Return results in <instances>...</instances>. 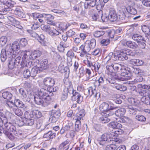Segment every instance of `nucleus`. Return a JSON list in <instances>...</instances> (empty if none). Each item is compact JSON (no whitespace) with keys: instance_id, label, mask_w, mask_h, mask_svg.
I'll use <instances>...</instances> for the list:
<instances>
[{"instance_id":"f8f14e48","label":"nucleus","mask_w":150,"mask_h":150,"mask_svg":"<svg viewBox=\"0 0 150 150\" xmlns=\"http://www.w3.org/2000/svg\"><path fill=\"white\" fill-rule=\"evenodd\" d=\"M19 64H20L22 66V67L25 66L26 64L25 63H23V61L22 60L21 58V57H18L15 59V62H14V65L12 67H11V63L10 62L9 63L8 67L9 68L11 69H13V67L16 66V65L18 66Z\"/></svg>"},{"instance_id":"473e14b6","label":"nucleus","mask_w":150,"mask_h":150,"mask_svg":"<svg viewBox=\"0 0 150 150\" xmlns=\"http://www.w3.org/2000/svg\"><path fill=\"white\" fill-rule=\"evenodd\" d=\"M149 92L148 97H142L141 100L142 102L147 105H150V90L149 91Z\"/></svg>"},{"instance_id":"a878e982","label":"nucleus","mask_w":150,"mask_h":150,"mask_svg":"<svg viewBox=\"0 0 150 150\" xmlns=\"http://www.w3.org/2000/svg\"><path fill=\"white\" fill-rule=\"evenodd\" d=\"M113 69H114V73L122 72L123 69L122 65L119 64H113Z\"/></svg>"},{"instance_id":"6ab92c4d","label":"nucleus","mask_w":150,"mask_h":150,"mask_svg":"<svg viewBox=\"0 0 150 150\" xmlns=\"http://www.w3.org/2000/svg\"><path fill=\"white\" fill-rule=\"evenodd\" d=\"M42 54L41 52L38 50L32 51L30 54L29 58L31 59H34L40 57Z\"/></svg>"},{"instance_id":"9b49d317","label":"nucleus","mask_w":150,"mask_h":150,"mask_svg":"<svg viewBox=\"0 0 150 150\" xmlns=\"http://www.w3.org/2000/svg\"><path fill=\"white\" fill-rule=\"evenodd\" d=\"M97 81H98L99 85L103 84L105 82L107 84L108 83L114 84V81L110 78H107L104 75L100 76Z\"/></svg>"},{"instance_id":"cd10ccee","label":"nucleus","mask_w":150,"mask_h":150,"mask_svg":"<svg viewBox=\"0 0 150 150\" xmlns=\"http://www.w3.org/2000/svg\"><path fill=\"white\" fill-rule=\"evenodd\" d=\"M48 33L50 35L53 36L57 35L59 33V32L58 31L55 29L54 28H51L50 26V28Z\"/></svg>"},{"instance_id":"13d9d810","label":"nucleus","mask_w":150,"mask_h":150,"mask_svg":"<svg viewBox=\"0 0 150 150\" xmlns=\"http://www.w3.org/2000/svg\"><path fill=\"white\" fill-rule=\"evenodd\" d=\"M50 115L59 118L60 115V111L59 110H52L51 111Z\"/></svg>"},{"instance_id":"6e6d98bb","label":"nucleus","mask_w":150,"mask_h":150,"mask_svg":"<svg viewBox=\"0 0 150 150\" xmlns=\"http://www.w3.org/2000/svg\"><path fill=\"white\" fill-rule=\"evenodd\" d=\"M105 117H101L99 118L100 121L103 123H105L108 122L110 121V119L105 116V114H104Z\"/></svg>"},{"instance_id":"79ce46f5","label":"nucleus","mask_w":150,"mask_h":150,"mask_svg":"<svg viewBox=\"0 0 150 150\" xmlns=\"http://www.w3.org/2000/svg\"><path fill=\"white\" fill-rule=\"evenodd\" d=\"M73 124L71 122H68L67 124L64 127H63L66 133H67L68 131H69L73 127Z\"/></svg>"},{"instance_id":"c756f323","label":"nucleus","mask_w":150,"mask_h":150,"mask_svg":"<svg viewBox=\"0 0 150 150\" xmlns=\"http://www.w3.org/2000/svg\"><path fill=\"white\" fill-rule=\"evenodd\" d=\"M118 20L124 21L127 19L126 16L123 10H119L118 12Z\"/></svg>"},{"instance_id":"7ed1b4c3","label":"nucleus","mask_w":150,"mask_h":150,"mask_svg":"<svg viewBox=\"0 0 150 150\" xmlns=\"http://www.w3.org/2000/svg\"><path fill=\"white\" fill-rule=\"evenodd\" d=\"M54 92L55 91L53 88H47V90L42 88L38 91L37 94L40 97L50 103V97L53 95L52 92Z\"/></svg>"},{"instance_id":"412c9836","label":"nucleus","mask_w":150,"mask_h":150,"mask_svg":"<svg viewBox=\"0 0 150 150\" xmlns=\"http://www.w3.org/2000/svg\"><path fill=\"white\" fill-rule=\"evenodd\" d=\"M48 61L47 59H44L40 63V67L39 68V71H42L49 67L48 64Z\"/></svg>"},{"instance_id":"4468645a","label":"nucleus","mask_w":150,"mask_h":150,"mask_svg":"<svg viewBox=\"0 0 150 150\" xmlns=\"http://www.w3.org/2000/svg\"><path fill=\"white\" fill-rule=\"evenodd\" d=\"M70 143V141L67 139L59 145L58 149L59 150H67L69 148Z\"/></svg>"},{"instance_id":"c03bdc74","label":"nucleus","mask_w":150,"mask_h":150,"mask_svg":"<svg viewBox=\"0 0 150 150\" xmlns=\"http://www.w3.org/2000/svg\"><path fill=\"white\" fill-rule=\"evenodd\" d=\"M16 103L19 107L21 108H23L25 110H29V108L28 106H25L23 102L20 100H18L16 101Z\"/></svg>"},{"instance_id":"f3484780","label":"nucleus","mask_w":150,"mask_h":150,"mask_svg":"<svg viewBox=\"0 0 150 150\" xmlns=\"http://www.w3.org/2000/svg\"><path fill=\"white\" fill-rule=\"evenodd\" d=\"M14 12V14L19 18H23L25 17V15L23 12V10L21 7H16Z\"/></svg>"},{"instance_id":"6e6552de","label":"nucleus","mask_w":150,"mask_h":150,"mask_svg":"<svg viewBox=\"0 0 150 150\" xmlns=\"http://www.w3.org/2000/svg\"><path fill=\"white\" fill-rule=\"evenodd\" d=\"M108 126L110 127L113 129H118V130L116 131L115 132L117 134H121L123 132L121 129H120L122 127V125L120 123L117 122H112L108 124Z\"/></svg>"},{"instance_id":"a18cd8bd","label":"nucleus","mask_w":150,"mask_h":150,"mask_svg":"<svg viewBox=\"0 0 150 150\" xmlns=\"http://www.w3.org/2000/svg\"><path fill=\"white\" fill-rule=\"evenodd\" d=\"M127 11L129 13L135 15L137 13V11L135 8L132 6H129L126 8Z\"/></svg>"},{"instance_id":"1a4fd4ad","label":"nucleus","mask_w":150,"mask_h":150,"mask_svg":"<svg viewBox=\"0 0 150 150\" xmlns=\"http://www.w3.org/2000/svg\"><path fill=\"white\" fill-rule=\"evenodd\" d=\"M34 101L36 104L45 107L47 106L50 104V102L44 100L42 98L40 97L38 94L34 96Z\"/></svg>"},{"instance_id":"b1692460","label":"nucleus","mask_w":150,"mask_h":150,"mask_svg":"<svg viewBox=\"0 0 150 150\" xmlns=\"http://www.w3.org/2000/svg\"><path fill=\"white\" fill-rule=\"evenodd\" d=\"M85 112L83 109L81 110L78 113H77L73 118L74 120H81L82 117L84 116Z\"/></svg>"},{"instance_id":"bf43d9fd","label":"nucleus","mask_w":150,"mask_h":150,"mask_svg":"<svg viewBox=\"0 0 150 150\" xmlns=\"http://www.w3.org/2000/svg\"><path fill=\"white\" fill-rule=\"evenodd\" d=\"M142 29L143 32L146 34H150V29L149 27L144 25L142 27Z\"/></svg>"},{"instance_id":"5fc2aeb1","label":"nucleus","mask_w":150,"mask_h":150,"mask_svg":"<svg viewBox=\"0 0 150 150\" xmlns=\"http://www.w3.org/2000/svg\"><path fill=\"white\" fill-rule=\"evenodd\" d=\"M100 67V63L97 62L95 63L94 64H93L92 67L91 69L92 70L93 69L96 72H99V70Z\"/></svg>"},{"instance_id":"de8ad7c7","label":"nucleus","mask_w":150,"mask_h":150,"mask_svg":"<svg viewBox=\"0 0 150 150\" xmlns=\"http://www.w3.org/2000/svg\"><path fill=\"white\" fill-rule=\"evenodd\" d=\"M39 70V67H34L33 68L30 72L31 76L34 77L36 76L38 73V70Z\"/></svg>"},{"instance_id":"603ef678","label":"nucleus","mask_w":150,"mask_h":150,"mask_svg":"<svg viewBox=\"0 0 150 150\" xmlns=\"http://www.w3.org/2000/svg\"><path fill=\"white\" fill-rule=\"evenodd\" d=\"M117 146L115 144H112L107 145L105 147V150H115Z\"/></svg>"},{"instance_id":"ea45409f","label":"nucleus","mask_w":150,"mask_h":150,"mask_svg":"<svg viewBox=\"0 0 150 150\" xmlns=\"http://www.w3.org/2000/svg\"><path fill=\"white\" fill-rule=\"evenodd\" d=\"M102 15V11H98V13H94L92 16V19L93 20L97 21L98 19L100 18Z\"/></svg>"},{"instance_id":"4be33fe9","label":"nucleus","mask_w":150,"mask_h":150,"mask_svg":"<svg viewBox=\"0 0 150 150\" xmlns=\"http://www.w3.org/2000/svg\"><path fill=\"white\" fill-rule=\"evenodd\" d=\"M105 28H100L98 30L95 31L93 33V36L96 38H98L103 35L105 33Z\"/></svg>"},{"instance_id":"423d86ee","label":"nucleus","mask_w":150,"mask_h":150,"mask_svg":"<svg viewBox=\"0 0 150 150\" xmlns=\"http://www.w3.org/2000/svg\"><path fill=\"white\" fill-rule=\"evenodd\" d=\"M65 88L62 93L67 95L68 93H71V91L73 90L72 83L68 78H65L64 79Z\"/></svg>"},{"instance_id":"49530a36","label":"nucleus","mask_w":150,"mask_h":150,"mask_svg":"<svg viewBox=\"0 0 150 150\" xmlns=\"http://www.w3.org/2000/svg\"><path fill=\"white\" fill-rule=\"evenodd\" d=\"M113 87L121 91H124L127 89V87L126 86L121 85L120 84H116Z\"/></svg>"},{"instance_id":"e2e57ef3","label":"nucleus","mask_w":150,"mask_h":150,"mask_svg":"<svg viewBox=\"0 0 150 150\" xmlns=\"http://www.w3.org/2000/svg\"><path fill=\"white\" fill-rule=\"evenodd\" d=\"M32 16L34 19L42 18H43V14H42L38 13H34L32 14Z\"/></svg>"},{"instance_id":"4d7b16f0","label":"nucleus","mask_w":150,"mask_h":150,"mask_svg":"<svg viewBox=\"0 0 150 150\" xmlns=\"http://www.w3.org/2000/svg\"><path fill=\"white\" fill-rule=\"evenodd\" d=\"M34 120L33 119H30L29 118L25 121V124L26 125L32 126L34 124Z\"/></svg>"},{"instance_id":"864d4df0","label":"nucleus","mask_w":150,"mask_h":150,"mask_svg":"<svg viewBox=\"0 0 150 150\" xmlns=\"http://www.w3.org/2000/svg\"><path fill=\"white\" fill-rule=\"evenodd\" d=\"M143 77L140 76H137L134 81H132V84H134L142 82L143 80Z\"/></svg>"},{"instance_id":"8fccbe9b","label":"nucleus","mask_w":150,"mask_h":150,"mask_svg":"<svg viewBox=\"0 0 150 150\" xmlns=\"http://www.w3.org/2000/svg\"><path fill=\"white\" fill-rule=\"evenodd\" d=\"M75 125V129L76 131H79L81 129V123L80 120H76Z\"/></svg>"},{"instance_id":"9d476101","label":"nucleus","mask_w":150,"mask_h":150,"mask_svg":"<svg viewBox=\"0 0 150 150\" xmlns=\"http://www.w3.org/2000/svg\"><path fill=\"white\" fill-rule=\"evenodd\" d=\"M73 96H72V100L73 101L77 100V102L80 103L83 100V97L79 93L77 92L76 90H73L71 92Z\"/></svg>"},{"instance_id":"20e7f679","label":"nucleus","mask_w":150,"mask_h":150,"mask_svg":"<svg viewBox=\"0 0 150 150\" xmlns=\"http://www.w3.org/2000/svg\"><path fill=\"white\" fill-rule=\"evenodd\" d=\"M112 135L110 132L104 133L102 135L101 137L97 140L98 143L99 145L103 146L105 145V142L111 143L113 141Z\"/></svg>"},{"instance_id":"052dcab7","label":"nucleus","mask_w":150,"mask_h":150,"mask_svg":"<svg viewBox=\"0 0 150 150\" xmlns=\"http://www.w3.org/2000/svg\"><path fill=\"white\" fill-rule=\"evenodd\" d=\"M132 72L136 74L142 75L143 73V71L139 68H133L132 69Z\"/></svg>"},{"instance_id":"72a5a7b5","label":"nucleus","mask_w":150,"mask_h":150,"mask_svg":"<svg viewBox=\"0 0 150 150\" xmlns=\"http://www.w3.org/2000/svg\"><path fill=\"white\" fill-rule=\"evenodd\" d=\"M85 42L90 46L91 48H93L96 46V40L94 38H92L91 40H88Z\"/></svg>"},{"instance_id":"f257e3e1","label":"nucleus","mask_w":150,"mask_h":150,"mask_svg":"<svg viewBox=\"0 0 150 150\" xmlns=\"http://www.w3.org/2000/svg\"><path fill=\"white\" fill-rule=\"evenodd\" d=\"M20 48L19 43L17 41L14 42L12 45L9 44L7 45L5 49H3L1 53V59L2 62H4L7 58L11 57L14 58L16 53Z\"/></svg>"},{"instance_id":"a211bd4d","label":"nucleus","mask_w":150,"mask_h":150,"mask_svg":"<svg viewBox=\"0 0 150 150\" xmlns=\"http://www.w3.org/2000/svg\"><path fill=\"white\" fill-rule=\"evenodd\" d=\"M8 19L10 21V24L16 27L17 28L22 29V26L20 24L19 22L16 20L14 18L11 16H9L8 17Z\"/></svg>"},{"instance_id":"774afa93","label":"nucleus","mask_w":150,"mask_h":150,"mask_svg":"<svg viewBox=\"0 0 150 150\" xmlns=\"http://www.w3.org/2000/svg\"><path fill=\"white\" fill-rule=\"evenodd\" d=\"M66 33L67 36L70 37L74 36L76 34V32L73 30L70 29Z\"/></svg>"},{"instance_id":"f03ea898","label":"nucleus","mask_w":150,"mask_h":150,"mask_svg":"<svg viewBox=\"0 0 150 150\" xmlns=\"http://www.w3.org/2000/svg\"><path fill=\"white\" fill-rule=\"evenodd\" d=\"M108 103L103 102L99 106V110L102 112V114H105V116H110L113 113H110V111L116 108L113 104L111 102L108 101Z\"/></svg>"},{"instance_id":"0eeeda50","label":"nucleus","mask_w":150,"mask_h":150,"mask_svg":"<svg viewBox=\"0 0 150 150\" xmlns=\"http://www.w3.org/2000/svg\"><path fill=\"white\" fill-rule=\"evenodd\" d=\"M4 127L5 129L13 132L15 135L19 136L20 135V133L16 130V127L12 123L8 122H6L4 124Z\"/></svg>"},{"instance_id":"dca6fc26","label":"nucleus","mask_w":150,"mask_h":150,"mask_svg":"<svg viewBox=\"0 0 150 150\" xmlns=\"http://www.w3.org/2000/svg\"><path fill=\"white\" fill-rule=\"evenodd\" d=\"M43 83L45 85L48 86L47 88H53L52 86L54 84V79L51 78L47 77L44 79Z\"/></svg>"},{"instance_id":"ddd939ff","label":"nucleus","mask_w":150,"mask_h":150,"mask_svg":"<svg viewBox=\"0 0 150 150\" xmlns=\"http://www.w3.org/2000/svg\"><path fill=\"white\" fill-rule=\"evenodd\" d=\"M108 16L109 20L112 21H114L118 19V16L115 11L112 8L110 9Z\"/></svg>"},{"instance_id":"680f3d73","label":"nucleus","mask_w":150,"mask_h":150,"mask_svg":"<svg viewBox=\"0 0 150 150\" xmlns=\"http://www.w3.org/2000/svg\"><path fill=\"white\" fill-rule=\"evenodd\" d=\"M7 41V38L4 36L1 37L0 38V45L2 46L4 45L6 43Z\"/></svg>"},{"instance_id":"c85d7f7f","label":"nucleus","mask_w":150,"mask_h":150,"mask_svg":"<svg viewBox=\"0 0 150 150\" xmlns=\"http://www.w3.org/2000/svg\"><path fill=\"white\" fill-rule=\"evenodd\" d=\"M91 48L85 42L84 45H81L79 47L80 50H83L87 53L91 50Z\"/></svg>"},{"instance_id":"09e8293b","label":"nucleus","mask_w":150,"mask_h":150,"mask_svg":"<svg viewBox=\"0 0 150 150\" xmlns=\"http://www.w3.org/2000/svg\"><path fill=\"white\" fill-rule=\"evenodd\" d=\"M2 96L4 98L9 100L12 98V95L10 92H4L2 93Z\"/></svg>"},{"instance_id":"bb28decb","label":"nucleus","mask_w":150,"mask_h":150,"mask_svg":"<svg viewBox=\"0 0 150 150\" xmlns=\"http://www.w3.org/2000/svg\"><path fill=\"white\" fill-rule=\"evenodd\" d=\"M28 53V52L26 51H20L18 52L19 55L21 56H23L22 60L23 61V63H25L26 62V60L28 58V55H27V53Z\"/></svg>"},{"instance_id":"2eb2a0df","label":"nucleus","mask_w":150,"mask_h":150,"mask_svg":"<svg viewBox=\"0 0 150 150\" xmlns=\"http://www.w3.org/2000/svg\"><path fill=\"white\" fill-rule=\"evenodd\" d=\"M43 17L45 18L46 22L48 24L55 26L56 23L52 20L54 18V17L51 14H43Z\"/></svg>"},{"instance_id":"c9c22d12","label":"nucleus","mask_w":150,"mask_h":150,"mask_svg":"<svg viewBox=\"0 0 150 150\" xmlns=\"http://www.w3.org/2000/svg\"><path fill=\"white\" fill-rule=\"evenodd\" d=\"M121 75L124 76L125 79L127 80L130 79L132 76V74L129 71H126L125 72H121Z\"/></svg>"},{"instance_id":"393cba45","label":"nucleus","mask_w":150,"mask_h":150,"mask_svg":"<svg viewBox=\"0 0 150 150\" xmlns=\"http://www.w3.org/2000/svg\"><path fill=\"white\" fill-rule=\"evenodd\" d=\"M130 63L133 65L137 66H142L144 64V61L138 59H132L130 60Z\"/></svg>"},{"instance_id":"0e129e2a","label":"nucleus","mask_w":150,"mask_h":150,"mask_svg":"<svg viewBox=\"0 0 150 150\" xmlns=\"http://www.w3.org/2000/svg\"><path fill=\"white\" fill-rule=\"evenodd\" d=\"M110 42V40L108 39H103L101 41L100 43L102 46H106L108 45Z\"/></svg>"},{"instance_id":"39448f33","label":"nucleus","mask_w":150,"mask_h":150,"mask_svg":"<svg viewBox=\"0 0 150 150\" xmlns=\"http://www.w3.org/2000/svg\"><path fill=\"white\" fill-rule=\"evenodd\" d=\"M6 104V106L15 115L18 117H21L22 115L23 114L22 111L14 103L9 100H7Z\"/></svg>"},{"instance_id":"69168bd1","label":"nucleus","mask_w":150,"mask_h":150,"mask_svg":"<svg viewBox=\"0 0 150 150\" xmlns=\"http://www.w3.org/2000/svg\"><path fill=\"white\" fill-rule=\"evenodd\" d=\"M70 25L69 23L67 24H61L59 25V28H61V30H64L67 29Z\"/></svg>"},{"instance_id":"7c9ffc66","label":"nucleus","mask_w":150,"mask_h":150,"mask_svg":"<svg viewBox=\"0 0 150 150\" xmlns=\"http://www.w3.org/2000/svg\"><path fill=\"white\" fill-rule=\"evenodd\" d=\"M132 38L134 41L139 43V42L143 40L144 38L141 35L137 34H133L132 36Z\"/></svg>"},{"instance_id":"e433bc0d","label":"nucleus","mask_w":150,"mask_h":150,"mask_svg":"<svg viewBox=\"0 0 150 150\" xmlns=\"http://www.w3.org/2000/svg\"><path fill=\"white\" fill-rule=\"evenodd\" d=\"M127 111L131 115H135L137 111V110L133 108L131 105H129L127 107Z\"/></svg>"},{"instance_id":"f704fd0d","label":"nucleus","mask_w":150,"mask_h":150,"mask_svg":"<svg viewBox=\"0 0 150 150\" xmlns=\"http://www.w3.org/2000/svg\"><path fill=\"white\" fill-rule=\"evenodd\" d=\"M126 112V110L124 108H120L118 109L115 112V115L118 117L123 116Z\"/></svg>"},{"instance_id":"58836bf2","label":"nucleus","mask_w":150,"mask_h":150,"mask_svg":"<svg viewBox=\"0 0 150 150\" xmlns=\"http://www.w3.org/2000/svg\"><path fill=\"white\" fill-rule=\"evenodd\" d=\"M55 135L54 133H53L52 131H50L44 134L43 135V137L48 139H52L55 137Z\"/></svg>"},{"instance_id":"338daca9","label":"nucleus","mask_w":150,"mask_h":150,"mask_svg":"<svg viewBox=\"0 0 150 150\" xmlns=\"http://www.w3.org/2000/svg\"><path fill=\"white\" fill-rule=\"evenodd\" d=\"M119 61H123L127 59L128 58V57L125 54H124L123 53L121 52L119 54Z\"/></svg>"},{"instance_id":"4c0bfd02","label":"nucleus","mask_w":150,"mask_h":150,"mask_svg":"<svg viewBox=\"0 0 150 150\" xmlns=\"http://www.w3.org/2000/svg\"><path fill=\"white\" fill-rule=\"evenodd\" d=\"M107 65L106 66V69L107 72L108 74H110L111 73H114V69H113V64L110 65L109 62L108 61H107Z\"/></svg>"},{"instance_id":"37998d69","label":"nucleus","mask_w":150,"mask_h":150,"mask_svg":"<svg viewBox=\"0 0 150 150\" xmlns=\"http://www.w3.org/2000/svg\"><path fill=\"white\" fill-rule=\"evenodd\" d=\"M36 39H37L39 42L42 45H45L46 41L45 40V37L42 34H41L40 35H38Z\"/></svg>"},{"instance_id":"aec40b11","label":"nucleus","mask_w":150,"mask_h":150,"mask_svg":"<svg viewBox=\"0 0 150 150\" xmlns=\"http://www.w3.org/2000/svg\"><path fill=\"white\" fill-rule=\"evenodd\" d=\"M6 5L8 7L11 8L14 7L16 3L11 0H0V4Z\"/></svg>"},{"instance_id":"5701e85b","label":"nucleus","mask_w":150,"mask_h":150,"mask_svg":"<svg viewBox=\"0 0 150 150\" xmlns=\"http://www.w3.org/2000/svg\"><path fill=\"white\" fill-rule=\"evenodd\" d=\"M86 92L87 93V96H93V97H96L98 94L96 93V90L95 89L93 90L91 87H89L87 88L86 90Z\"/></svg>"},{"instance_id":"2f4dec72","label":"nucleus","mask_w":150,"mask_h":150,"mask_svg":"<svg viewBox=\"0 0 150 150\" xmlns=\"http://www.w3.org/2000/svg\"><path fill=\"white\" fill-rule=\"evenodd\" d=\"M32 116H30V117L32 118H40L42 115L41 113L39 111L37 110H34L32 111Z\"/></svg>"},{"instance_id":"3c124183","label":"nucleus","mask_w":150,"mask_h":150,"mask_svg":"<svg viewBox=\"0 0 150 150\" xmlns=\"http://www.w3.org/2000/svg\"><path fill=\"white\" fill-rule=\"evenodd\" d=\"M89 4L90 6L94 7L99 6L100 4V0H92Z\"/></svg>"},{"instance_id":"a19ab883","label":"nucleus","mask_w":150,"mask_h":150,"mask_svg":"<svg viewBox=\"0 0 150 150\" xmlns=\"http://www.w3.org/2000/svg\"><path fill=\"white\" fill-rule=\"evenodd\" d=\"M126 45L132 49H135L138 47V45L134 42L131 41H128L126 42Z\"/></svg>"}]
</instances>
